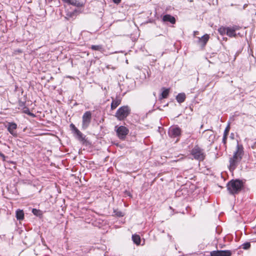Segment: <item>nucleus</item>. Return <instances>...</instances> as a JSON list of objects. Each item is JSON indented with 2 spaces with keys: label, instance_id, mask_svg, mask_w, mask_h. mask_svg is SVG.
<instances>
[{
  "label": "nucleus",
  "instance_id": "nucleus-1",
  "mask_svg": "<svg viewBox=\"0 0 256 256\" xmlns=\"http://www.w3.org/2000/svg\"><path fill=\"white\" fill-rule=\"evenodd\" d=\"M243 146L238 144L236 150L234 153V155L230 158V170H234L236 168L240 162L241 161L244 155Z\"/></svg>",
  "mask_w": 256,
  "mask_h": 256
},
{
  "label": "nucleus",
  "instance_id": "nucleus-2",
  "mask_svg": "<svg viewBox=\"0 0 256 256\" xmlns=\"http://www.w3.org/2000/svg\"><path fill=\"white\" fill-rule=\"evenodd\" d=\"M244 184L242 180H231L226 186L227 189L230 194H238L243 188Z\"/></svg>",
  "mask_w": 256,
  "mask_h": 256
},
{
  "label": "nucleus",
  "instance_id": "nucleus-3",
  "mask_svg": "<svg viewBox=\"0 0 256 256\" xmlns=\"http://www.w3.org/2000/svg\"><path fill=\"white\" fill-rule=\"evenodd\" d=\"M130 110L128 106L120 108L116 113V117L120 120H124L130 114Z\"/></svg>",
  "mask_w": 256,
  "mask_h": 256
},
{
  "label": "nucleus",
  "instance_id": "nucleus-4",
  "mask_svg": "<svg viewBox=\"0 0 256 256\" xmlns=\"http://www.w3.org/2000/svg\"><path fill=\"white\" fill-rule=\"evenodd\" d=\"M191 154L195 159L200 161L203 160L205 157L203 150L198 146H195L192 148Z\"/></svg>",
  "mask_w": 256,
  "mask_h": 256
},
{
  "label": "nucleus",
  "instance_id": "nucleus-5",
  "mask_svg": "<svg viewBox=\"0 0 256 256\" xmlns=\"http://www.w3.org/2000/svg\"><path fill=\"white\" fill-rule=\"evenodd\" d=\"M115 130L118 136L121 140H124L129 132L128 128L122 126H116Z\"/></svg>",
  "mask_w": 256,
  "mask_h": 256
},
{
  "label": "nucleus",
  "instance_id": "nucleus-6",
  "mask_svg": "<svg viewBox=\"0 0 256 256\" xmlns=\"http://www.w3.org/2000/svg\"><path fill=\"white\" fill-rule=\"evenodd\" d=\"M82 128L86 129L90 125L92 120V112L90 111H86L82 116Z\"/></svg>",
  "mask_w": 256,
  "mask_h": 256
},
{
  "label": "nucleus",
  "instance_id": "nucleus-7",
  "mask_svg": "<svg viewBox=\"0 0 256 256\" xmlns=\"http://www.w3.org/2000/svg\"><path fill=\"white\" fill-rule=\"evenodd\" d=\"M232 252L230 250H214L210 252V256H231Z\"/></svg>",
  "mask_w": 256,
  "mask_h": 256
},
{
  "label": "nucleus",
  "instance_id": "nucleus-8",
  "mask_svg": "<svg viewBox=\"0 0 256 256\" xmlns=\"http://www.w3.org/2000/svg\"><path fill=\"white\" fill-rule=\"evenodd\" d=\"M181 130L180 128L174 126L169 129L168 134L171 137H176L180 134Z\"/></svg>",
  "mask_w": 256,
  "mask_h": 256
},
{
  "label": "nucleus",
  "instance_id": "nucleus-9",
  "mask_svg": "<svg viewBox=\"0 0 256 256\" xmlns=\"http://www.w3.org/2000/svg\"><path fill=\"white\" fill-rule=\"evenodd\" d=\"M240 29V26H234L232 28H226V34L230 37H236V31Z\"/></svg>",
  "mask_w": 256,
  "mask_h": 256
},
{
  "label": "nucleus",
  "instance_id": "nucleus-10",
  "mask_svg": "<svg viewBox=\"0 0 256 256\" xmlns=\"http://www.w3.org/2000/svg\"><path fill=\"white\" fill-rule=\"evenodd\" d=\"M70 128L71 130L73 131L74 134L76 135V138L80 140H84V137L83 136L82 134L75 126L71 124H70Z\"/></svg>",
  "mask_w": 256,
  "mask_h": 256
},
{
  "label": "nucleus",
  "instance_id": "nucleus-11",
  "mask_svg": "<svg viewBox=\"0 0 256 256\" xmlns=\"http://www.w3.org/2000/svg\"><path fill=\"white\" fill-rule=\"evenodd\" d=\"M17 128V125L14 122H9L8 126V130L10 134L14 136H16L17 134L14 132V130Z\"/></svg>",
  "mask_w": 256,
  "mask_h": 256
},
{
  "label": "nucleus",
  "instance_id": "nucleus-12",
  "mask_svg": "<svg viewBox=\"0 0 256 256\" xmlns=\"http://www.w3.org/2000/svg\"><path fill=\"white\" fill-rule=\"evenodd\" d=\"M162 21L164 22H170L172 24H174L176 23V18L174 16L167 14L163 16Z\"/></svg>",
  "mask_w": 256,
  "mask_h": 256
},
{
  "label": "nucleus",
  "instance_id": "nucleus-13",
  "mask_svg": "<svg viewBox=\"0 0 256 256\" xmlns=\"http://www.w3.org/2000/svg\"><path fill=\"white\" fill-rule=\"evenodd\" d=\"M90 48L93 50L99 51L101 52H104V48L102 44L92 45Z\"/></svg>",
  "mask_w": 256,
  "mask_h": 256
},
{
  "label": "nucleus",
  "instance_id": "nucleus-14",
  "mask_svg": "<svg viewBox=\"0 0 256 256\" xmlns=\"http://www.w3.org/2000/svg\"><path fill=\"white\" fill-rule=\"evenodd\" d=\"M121 100L120 98H116L112 99L111 104V109L112 110H114L120 104Z\"/></svg>",
  "mask_w": 256,
  "mask_h": 256
},
{
  "label": "nucleus",
  "instance_id": "nucleus-15",
  "mask_svg": "<svg viewBox=\"0 0 256 256\" xmlns=\"http://www.w3.org/2000/svg\"><path fill=\"white\" fill-rule=\"evenodd\" d=\"M186 95L184 93L179 94L176 97V100L179 103H182L184 101Z\"/></svg>",
  "mask_w": 256,
  "mask_h": 256
},
{
  "label": "nucleus",
  "instance_id": "nucleus-16",
  "mask_svg": "<svg viewBox=\"0 0 256 256\" xmlns=\"http://www.w3.org/2000/svg\"><path fill=\"white\" fill-rule=\"evenodd\" d=\"M16 218L18 220H22L24 218V213L22 210H18L16 212Z\"/></svg>",
  "mask_w": 256,
  "mask_h": 256
},
{
  "label": "nucleus",
  "instance_id": "nucleus-17",
  "mask_svg": "<svg viewBox=\"0 0 256 256\" xmlns=\"http://www.w3.org/2000/svg\"><path fill=\"white\" fill-rule=\"evenodd\" d=\"M162 89L163 91L162 92L160 98H166L169 94L170 90L168 88H164Z\"/></svg>",
  "mask_w": 256,
  "mask_h": 256
},
{
  "label": "nucleus",
  "instance_id": "nucleus-18",
  "mask_svg": "<svg viewBox=\"0 0 256 256\" xmlns=\"http://www.w3.org/2000/svg\"><path fill=\"white\" fill-rule=\"evenodd\" d=\"M132 239L134 244L137 245L140 244V238L138 235L134 234L132 236Z\"/></svg>",
  "mask_w": 256,
  "mask_h": 256
},
{
  "label": "nucleus",
  "instance_id": "nucleus-19",
  "mask_svg": "<svg viewBox=\"0 0 256 256\" xmlns=\"http://www.w3.org/2000/svg\"><path fill=\"white\" fill-rule=\"evenodd\" d=\"M209 38V36L207 34H206L204 36H203L201 38H200V42H202L203 43V45L204 46L206 44Z\"/></svg>",
  "mask_w": 256,
  "mask_h": 256
},
{
  "label": "nucleus",
  "instance_id": "nucleus-20",
  "mask_svg": "<svg viewBox=\"0 0 256 256\" xmlns=\"http://www.w3.org/2000/svg\"><path fill=\"white\" fill-rule=\"evenodd\" d=\"M68 3L77 6H80V3L76 0H69Z\"/></svg>",
  "mask_w": 256,
  "mask_h": 256
},
{
  "label": "nucleus",
  "instance_id": "nucleus-21",
  "mask_svg": "<svg viewBox=\"0 0 256 256\" xmlns=\"http://www.w3.org/2000/svg\"><path fill=\"white\" fill-rule=\"evenodd\" d=\"M218 32L220 34L223 36L226 32V28L222 26L218 29Z\"/></svg>",
  "mask_w": 256,
  "mask_h": 256
},
{
  "label": "nucleus",
  "instance_id": "nucleus-22",
  "mask_svg": "<svg viewBox=\"0 0 256 256\" xmlns=\"http://www.w3.org/2000/svg\"><path fill=\"white\" fill-rule=\"evenodd\" d=\"M23 112L25 114H28V115H29L30 116H32V117L35 116V115L33 113L30 112L29 110V109L27 108H24Z\"/></svg>",
  "mask_w": 256,
  "mask_h": 256
},
{
  "label": "nucleus",
  "instance_id": "nucleus-23",
  "mask_svg": "<svg viewBox=\"0 0 256 256\" xmlns=\"http://www.w3.org/2000/svg\"><path fill=\"white\" fill-rule=\"evenodd\" d=\"M32 212L34 215L36 216H40L42 215V212L39 210L33 208L32 210Z\"/></svg>",
  "mask_w": 256,
  "mask_h": 256
},
{
  "label": "nucleus",
  "instance_id": "nucleus-24",
  "mask_svg": "<svg viewBox=\"0 0 256 256\" xmlns=\"http://www.w3.org/2000/svg\"><path fill=\"white\" fill-rule=\"evenodd\" d=\"M241 247L244 250H248L250 247V244L248 242L244 243L241 246Z\"/></svg>",
  "mask_w": 256,
  "mask_h": 256
},
{
  "label": "nucleus",
  "instance_id": "nucleus-25",
  "mask_svg": "<svg viewBox=\"0 0 256 256\" xmlns=\"http://www.w3.org/2000/svg\"><path fill=\"white\" fill-rule=\"evenodd\" d=\"M230 126L228 125L226 128H225V130L224 131V134H226V136H228L230 131Z\"/></svg>",
  "mask_w": 256,
  "mask_h": 256
},
{
  "label": "nucleus",
  "instance_id": "nucleus-26",
  "mask_svg": "<svg viewBox=\"0 0 256 256\" xmlns=\"http://www.w3.org/2000/svg\"><path fill=\"white\" fill-rule=\"evenodd\" d=\"M227 137H228V136H226V134H224L223 138H222V142L224 143V144H226Z\"/></svg>",
  "mask_w": 256,
  "mask_h": 256
},
{
  "label": "nucleus",
  "instance_id": "nucleus-27",
  "mask_svg": "<svg viewBox=\"0 0 256 256\" xmlns=\"http://www.w3.org/2000/svg\"><path fill=\"white\" fill-rule=\"evenodd\" d=\"M22 50L20 49H18V50H14V54H17L18 53H22Z\"/></svg>",
  "mask_w": 256,
  "mask_h": 256
},
{
  "label": "nucleus",
  "instance_id": "nucleus-28",
  "mask_svg": "<svg viewBox=\"0 0 256 256\" xmlns=\"http://www.w3.org/2000/svg\"><path fill=\"white\" fill-rule=\"evenodd\" d=\"M116 214L118 216H124L122 212H118L116 213Z\"/></svg>",
  "mask_w": 256,
  "mask_h": 256
},
{
  "label": "nucleus",
  "instance_id": "nucleus-29",
  "mask_svg": "<svg viewBox=\"0 0 256 256\" xmlns=\"http://www.w3.org/2000/svg\"><path fill=\"white\" fill-rule=\"evenodd\" d=\"M113 0V2H114L115 4H119V3L120 2V1H121V0Z\"/></svg>",
  "mask_w": 256,
  "mask_h": 256
},
{
  "label": "nucleus",
  "instance_id": "nucleus-30",
  "mask_svg": "<svg viewBox=\"0 0 256 256\" xmlns=\"http://www.w3.org/2000/svg\"><path fill=\"white\" fill-rule=\"evenodd\" d=\"M64 2L68 3L69 0H62Z\"/></svg>",
  "mask_w": 256,
  "mask_h": 256
},
{
  "label": "nucleus",
  "instance_id": "nucleus-31",
  "mask_svg": "<svg viewBox=\"0 0 256 256\" xmlns=\"http://www.w3.org/2000/svg\"><path fill=\"white\" fill-rule=\"evenodd\" d=\"M210 136H212V134H210Z\"/></svg>",
  "mask_w": 256,
  "mask_h": 256
},
{
  "label": "nucleus",
  "instance_id": "nucleus-32",
  "mask_svg": "<svg viewBox=\"0 0 256 256\" xmlns=\"http://www.w3.org/2000/svg\"><path fill=\"white\" fill-rule=\"evenodd\" d=\"M246 4H245V5H244V8L246 7Z\"/></svg>",
  "mask_w": 256,
  "mask_h": 256
}]
</instances>
